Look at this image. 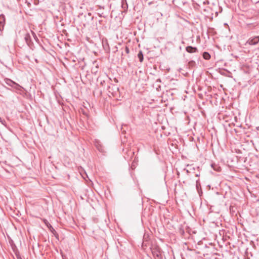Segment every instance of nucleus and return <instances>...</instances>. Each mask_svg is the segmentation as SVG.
<instances>
[{"label":"nucleus","mask_w":259,"mask_h":259,"mask_svg":"<svg viewBox=\"0 0 259 259\" xmlns=\"http://www.w3.org/2000/svg\"><path fill=\"white\" fill-rule=\"evenodd\" d=\"M259 42V36H255L252 38H249L247 43H248L249 45H254L257 44Z\"/></svg>","instance_id":"obj_2"},{"label":"nucleus","mask_w":259,"mask_h":259,"mask_svg":"<svg viewBox=\"0 0 259 259\" xmlns=\"http://www.w3.org/2000/svg\"><path fill=\"white\" fill-rule=\"evenodd\" d=\"M138 57L139 58L140 61L141 62H142L143 60V54H142V52H140L138 54Z\"/></svg>","instance_id":"obj_6"},{"label":"nucleus","mask_w":259,"mask_h":259,"mask_svg":"<svg viewBox=\"0 0 259 259\" xmlns=\"http://www.w3.org/2000/svg\"><path fill=\"white\" fill-rule=\"evenodd\" d=\"M187 166L189 167V168H190L189 169H185L184 170L186 171V172L187 174H188L190 172V170L192 169L191 167H192V166L188 165Z\"/></svg>","instance_id":"obj_8"},{"label":"nucleus","mask_w":259,"mask_h":259,"mask_svg":"<svg viewBox=\"0 0 259 259\" xmlns=\"http://www.w3.org/2000/svg\"><path fill=\"white\" fill-rule=\"evenodd\" d=\"M5 21V16L3 15H0V24L3 25Z\"/></svg>","instance_id":"obj_5"},{"label":"nucleus","mask_w":259,"mask_h":259,"mask_svg":"<svg viewBox=\"0 0 259 259\" xmlns=\"http://www.w3.org/2000/svg\"><path fill=\"white\" fill-rule=\"evenodd\" d=\"M13 85H15V88H17V89H18L19 88H20V86L18 84H16L15 82L10 80V81Z\"/></svg>","instance_id":"obj_7"},{"label":"nucleus","mask_w":259,"mask_h":259,"mask_svg":"<svg viewBox=\"0 0 259 259\" xmlns=\"http://www.w3.org/2000/svg\"><path fill=\"white\" fill-rule=\"evenodd\" d=\"M49 226H50V228H51V229L52 230H54V229H53V228H52V226L50 224H49Z\"/></svg>","instance_id":"obj_9"},{"label":"nucleus","mask_w":259,"mask_h":259,"mask_svg":"<svg viewBox=\"0 0 259 259\" xmlns=\"http://www.w3.org/2000/svg\"><path fill=\"white\" fill-rule=\"evenodd\" d=\"M203 57L204 59H205L206 60H208L210 58V55H209V53H208L207 52H204L203 53Z\"/></svg>","instance_id":"obj_4"},{"label":"nucleus","mask_w":259,"mask_h":259,"mask_svg":"<svg viewBox=\"0 0 259 259\" xmlns=\"http://www.w3.org/2000/svg\"><path fill=\"white\" fill-rule=\"evenodd\" d=\"M84 174H85V176H87V174H85V172H84Z\"/></svg>","instance_id":"obj_10"},{"label":"nucleus","mask_w":259,"mask_h":259,"mask_svg":"<svg viewBox=\"0 0 259 259\" xmlns=\"http://www.w3.org/2000/svg\"><path fill=\"white\" fill-rule=\"evenodd\" d=\"M84 174H85V176H87V174H85V172H84Z\"/></svg>","instance_id":"obj_12"},{"label":"nucleus","mask_w":259,"mask_h":259,"mask_svg":"<svg viewBox=\"0 0 259 259\" xmlns=\"http://www.w3.org/2000/svg\"><path fill=\"white\" fill-rule=\"evenodd\" d=\"M197 50V49L196 48H193L191 46H188L186 48V51L190 53L195 52Z\"/></svg>","instance_id":"obj_3"},{"label":"nucleus","mask_w":259,"mask_h":259,"mask_svg":"<svg viewBox=\"0 0 259 259\" xmlns=\"http://www.w3.org/2000/svg\"><path fill=\"white\" fill-rule=\"evenodd\" d=\"M152 254L155 259H162V253L160 248L158 246L153 247L151 249Z\"/></svg>","instance_id":"obj_1"},{"label":"nucleus","mask_w":259,"mask_h":259,"mask_svg":"<svg viewBox=\"0 0 259 259\" xmlns=\"http://www.w3.org/2000/svg\"><path fill=\"white\" fill-rule=\"evenodd\" d=\"M84 174H85V176H87V174H85V172H84Z\"/></svg>","instance_id":"obj_11"}]
</instances>
